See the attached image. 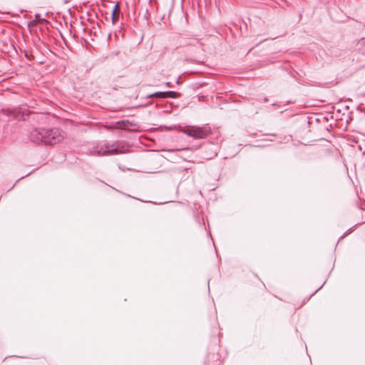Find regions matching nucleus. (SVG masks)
<instances>
[{"label":"nucleus","mask_w":365,"mask_h":365,"mask_svg":"<svg viewBox=\"0 0 365 365\" xmlns=\"http://www.w3.org/2000/svg\"><path fill=\"white\" fill-rule=\"evenodd\" d=\"M165 86H166L167 87H169V86H170V83H169V82L165 83Z\"/></svg>","instance_id":"9d476101"},{"label":"nucleus","mask_w":365,"mask_h":365,"mask_svg":"<svg viewBox=\"0 0 365 365\" xmlns=\"http://www.w3.org/2000/svg\"><path fill=\"white\" fill-rule=\"evenodd\" d=\"M187 46H194L198 48H200L202 46V43L197 38L191 39L188 43H187Z\"/></svg>","instance_id":"423d86ee"},{"label":"nucleus","mask_w":365,"mask_h":365,"mask_svg":"<svg viewBox=\"0 0 365 365\" xmlns=\"http://www.w3.org/2000/svg\"><path fill=\"white\" fill-rule=\"evenodd\" d=\"M132 123H130L128 120H119L116 122V128L119 129H126L128 125H131Z\"/></svg>","instance_id":"39448f33"},{"label":"nucleus","mask_w":365,"mask_h":365,"mask_svg":"<svg viewBox=\"0 0 365 365\" xmlns=\"http://www.w3.org/2000/svg\"><path fill=\"white\" fill-rule=\"evenodd\" d=\"M127 150L128 145L123 141H101L91 145L87 153L93 156H105L124 153Z\"/></svg>","instance_id":"f03ea898"},{"label":"nucleus","mask_w":365,"mask_h":365,"mask_svg":"<svg viewBox=\"0 0 365 365\" xmlns=\"http://www.w3.org/2000/svg\"><path fill=\"white\" fill-rule=\"evenodd\" d=\"M28 136L33 143L51 145L61 143L66 133L58 128H34L29 131Z\"/></svg>","instance_id":"f257e3e1"},{"label":"nucleus","mask_w":365,"mask_h":365,"mask_svg":"<svg viewBox=\"0 0 365 365\" xmlns=\"http://www.w3.org/2000/svg\"><path fill=\"white\" fill-rule=\"evenodd\" d=\"M180 131L194 139H204L211 134V128L209 125L202 126L186 125L180 129Z\"/></svg>","instance_id":"7ed1b4c3"},{"label":"nucleus","mask_w":365,"mask_h":365,"mask_svg":"<svg viewBox=\"0 0 365 365\" xmlns=\"http://www.w3.org/2000/svg\"><path fill=\"white\" fill-rule=\"evenodd\" d=\"M118 9V4H117L113 10L112 13V22L114 23L115 21L116 16H118L119 14H117V11Z\"/></svg>","instance_id":"1a4fd4ad"},{"label":"nucleus","mask_w":365,"mask_h":365,"mask_svg":"<svg viewBox=\"0 0 365 365\" xmlns=\"http://www.w3.org/2000/svg\"><path fill=\"white\" fill-rule=\"evenodd\" d=\"M157 97L160 98H165V91L163 92H155L154 93L150 94L148 96V98Z\"/></svg>","instance_id":"6e6552de"},{"label":"nucleus","mask_w":365,"mask_h":365,"mask_svg":"<svg viewBox=\"0 0 365 365\" xmlns=\"http://www.w3.org/2000/svg\"><path fill=\"white\" fill-rule=\"evenodd\" d=\"M165 98H178L179 94L175 91H165Z\"/></svg>","instance_id":"0eeeda50"},{"label":"nucleus","mask_w":365,"mask_h":365,"mask_svg":"<svg viewBox=\"0 0 365 365\" xmlns=\"http://www.w3.org/2000/svg\"><path fill=\"white\" fill-rule=\"evenodd\" d=\"M15 117L19 120H25L26 117L31 115L32 120L36 121L38 125L44 124L48 120V115L45 113H32L26 107H19L14 110Z\"/></svg>","instance_id":"20e7f679"}]
</instances>
